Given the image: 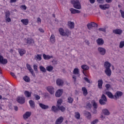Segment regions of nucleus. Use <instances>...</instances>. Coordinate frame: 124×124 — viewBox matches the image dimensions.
<instances>
[{
  "mask_svg": "<svg viewBox=\"0 0 124 124\" xmlns=\"http://www.w3.org/2000/svg\"><path fill=\"white\" fill-rule=\"evenodd\" d=\"M59 31L61 35H62V36H66L67 37H68L71 34L69 30L67 29L64 31L62 28H59Z\"/></svg>",
  "mask_w": 124,
  "mask_h": 124,
  "instance_id": "obj_1",
  "label": "nucleus"
},
{
  "mask_svg": "<svg viewBox=\"0 0 124 124\" xmlns=\"http://www.w3.org/2000/svg\"><path fill=\"white\" fill-rule=\"evenodd\" d=\"M71 2L73 4L74 8H76V9H81L82 8L79 0H71Z\"/></svg>",
  "mask_w": 124,
  "mask_h": 124,
  "instance_id": "obj_2",
  "label": "nucleus"
},
{
  "mask_svg": "<svg viewBox=\"0 0 124 124\" xmlns=\"http://www.w3.org/2000/svg\"><path fill=\"white\" fill-rule=\"evenodd\" d=\"M98 52L101 56H105L106 54V49L103 47H98Z\"/></svg>",
  "mask_w": 124,
  "mask_h": 124,
  "instance_id": "obj_3",
  "label": "nucleus"
},
{
  "mask_svg": "<svg viewBox=\"0 0 124 124\" xmlns=\"http://www.w3.org/2000/svg\"><path fill=\"white\" fill-rule=\"evenodd\" d=\"M99 102L101 105H105V104H106L107 99L104 94H102L101 98L99 100Z\"/></svg>",
  "mask_w": 124,
  "mask_h": 124,
  "instance_id": "obj_4",
  "label": "nucleus"
},
{
  "mask_svg": "<svg viewBox=\"0 0 124 124\" xmlns=\"http://www.w3.org/2000/svg\"><path fill=\"white\" fill-rule=\"evenodd\" d=\"M103 93L105 94H107V95L109 97V98H111V99H114L115 97L114 95H113V93L109 91H107L105 90L103 92Z\"/></svg>",
  "mask_w": 124,
  "mask_h": 124,
  "instance_id": "obj_5",
  "label": "nucleus"
},
{
  "mask_svg": "<svg viewBox=\"0 0 124 124\" xmlns=\"http://www.w3.org/2000/svg\"><path fill=\"white\" fill-rule=\"evenodd\" d=\"M46 90L50 94H54L55 93V88L53 86H48L46 87Z\"/></svg>",
  "mask_w": 124,
  "mask_h": 124,
  "instance_id": "obj_6",
  "label": "nucleus"
},
{
  "mask_svg": "<svg viewBox=\"0 0 124 124\" xmlns=\"http://www.w3.org/2000/svg\"><path fill=\"white\" fill-rule=\"evenodd\" d=\"M99 7L102 10H106V9L110 8V5L109 4H100L99 5Z\"/></svg>",
  "mask_w": 124,
  "mask_h": 124,
  "instance_id": "obj_7",
  "label": "nucleus"
},
{
  "mask_svg": "<svg viewBox=\"0 0 124 124\" xmlns=\"http://www.w3.org/2000/svg\"><path fill=\"white\" fill-rule=\"evenodd\" d=\"M87 28L89 30H92L93 28H97V24L94 22H91L87 24Z\"/></svg>",
  "mask_w": 124,
  "mask_h": 124,
  "instance_id": "obj_8",
  "label": "nucleus"
},
{
  "mask_svg": "<svg viewBox=\"0 0 124 124\" xmlns=\"http://www.w3.org/2000/svg\"><path fill=\"white\" fill-rule=\"evenodd\" d=\"M63 93V90L62 89H58L55 93V95L56 97H61Z\"/></svg>",
  "mask_w": 124,
  "mask_h": 124,
  "instance_id": "obj_9",
  "label": "nucleus"
},
{
  "mask_svg": "<svg viewBox=\"0 0 124 124\" xmlns=\"http://www.w3.org/2000/svg\"><path fill=\"white\" fill-rule=\"evenodd\" d=\"M16 101L17 102H18V103H20V104H23V103H25V97H17L16 98Z\"/></svg>",
  "mask_w": 124,
  "mask_h": 124,
  "instance_id": "obj_10",
  "label": "nucleus"
},
{
  "mask_svg": "<svg viewBox=\"0 0 124 124\" xmlns=\"http://www.w3.org/2000/svg\"><path fill=\"white\" fill-rule=\"evenodd\" d=\"M96 42L97 44V45H99V46H102L103 44H104V40L102 38H98Z\"/></svg>",
  "mask_w": 124,
  "mask_h": 124,
  "instance_id": "obj_11",
  "label": "nucleus"
},
{
  "mask_svg": "<svg viewBox=\"0 0 124 124\" xmlns=\"http://www.w3.org/2000/svg\"><path fill=\"white\" fill-rule=\"evenodd\" d=\"M31 116V112L27 111L23 115V119H24V120H27L29 119V118H30Z\"/></svg>",
  "mask_w": 124,
  "mask_h": 124,
  "instance_id": "obj_12",
  "label": "nucleus"
},
{
  "mask_svg": "<svg viewBox=\"0 0 124 124\" xmlns=\"http://www.w3.org/2000/svg\"><path fill=\"white\" fill-rule=\"evenodd\" d=\"M122 95H123V92L121 91L117 92L114 95V99H118V98H120Z\"/></svg>",
  "mask_w": 124,
  "mask_h": 124,
  "instance_id": "obj_13",
  "label": "nucleus"
},
{
  "mask_svg": "<svg viewBox=\"0 0 124 124\" xmlns=\"http://www.w3.org/2000/svg\"><path fill=\"white\" fill-rule=\"evenodd\" d=\"M7 59L3 58V57L0 55V63L2 64H6Z\"/></svg>",
  "mask_w": 124,
  "mask_h": 124,
  "instance_id": "obj_14",
  "label": "nucleus"
},
{
  "mask_svg": "<svg viewBox=\"0 0 124 124\" xmlns=\"http://www.w3.org/2000/svg\"><path fill=\"white\" fill-rule=\"evenodd\" d=\"M113 33H115V34H119V35H121V34L123 33V30L120 29H117L113 30Z\"/></svg>",
  "mask_w": 124,
  "mask_h": 124,
  "instance_id": "obj_15",
  "label": "nucleus"
},
{
  "mask_svg": "<svg viewBox=\"0 0 124 124\" xmlns=\"http://www.w3.org/2000/svg\"><path fill=\"white\" fill-rule=\"evenodd\" d=\"M70 11H71V13L72 14H79L81 13V11L75 9L74 8H70Z\"/></svg>",
  "mask_w": 124,
  "mask_h": 124,
  "instance_id": "obj_16",
  "label": "nucleus"
},
{
  "mask_svg": "<svg viewBox=\"0 0 124 124\" xmlns=\"http://www.w3.org/2000/svg\"><path fill=\"white\" fill-rule=\"evenodd\" d=\"M81 68L83 70L82 71V72H83L84 75L85 76H87V75H86V73H85L84 70H88L89 68V66H88V65H87L84 64V65H81Z\"/></svg>",
  "mask_w": 124,
  "mask_h": 124,
  "instance_id": "obj_17",
  "label": "nucleus"
},
{
  "mask_svg": "<svg viewBox=\"0 0 124 124\" xmlns=\"http://www.w3.org/2000/svg\"><path fill=\"white\" fill-rule=\"evenodd\" d=\"M57 86H63V80L61 78H58L56 80Z\"/></svg>",
  "mask_w": 124,
  "mask_h": 124,
  "instance_id": "obj_18",
  "label": "nucleus"
},
{
  "mask_svg": "<svg viewBox=\"0 0 124 124\" xmlns=\"http://www.w3.org/2000/svg\"><path fill=\"white\" fill-rule=\"evenodd\" d=\"M105 73H106V75L107 76H111V75L112 74V71L111 70V69H105Z\"/></svg>",
  "mask_w": 124,
  "mask_h": 124,
  "instance_id": "obj_19",
  "label": "nucleus"
},
{
  "mask_svg": "<svg viewBox=\"0 0 124 124\" xmlns=\"http://www.w3.org/2000/svg\"><path fill=\"white\" fill-rule=\"evenodd\" d=\"M73 74L74 75H78V76H80V70L78 68H75L73 70Z\"/></svg>",
  "mask_w": 124,
  "mask_h": 124,
  "instance_id": "obj_20",
  "label": "nucleus"
},
{
  "mask_svg": "<svg viewBox=\"0 0 124 124\" xmlns=\"http://www.w3.org/2000/svg\"><path fill=\"white\" fill-rule=\"evenodd\" d=\"M63 122V118L62 117H60L57 119L55 122L56 124H60Z\"/></svg>",
  "mask_w": 124,
  "mask_h": 124,
  "instance_id": "obj_21",
  "label": "nucleus"
},
{
  "mask_svg": "<svg viewBox=\"0 0 124 124\" xmlns=\"http://www.w3.org/2000/svg\"><path fill=\"white\" fill-rule=\"evenodd\" d=\"M102 112L105 116H109V115H110V112L106 108L103 109Z\"/></svg>",
  "mask_w": 124,
  "mask_h": 124,
  "instance_id": "obj_22",
  "label": "nucleus"
},
{
  "mask_svg": "<svg viewBox=\"0 0 124 124\" xmlns=\"http://www.w3.org/2000/svg\"><path fill=\"white\" fill-rule=\"evenodd\" d=\"M75 26L74 22L71 21L68 22V27H69V29H74Z\"/></svg>",
  "mask_w": 124,
  "mask_h": 124,
  "instance_id": "obj_23",
  "label": "nucleus"
},
{
  "mask_svg": "<svg viewBox=\"0 0 124 124\" xmlns=\"http://www.w3.org/2000/svg\"><path fill=\"white\" fill-rule=\"evenodd\" d=\"M39 106L42 108V109H43L44 110L48 109L49 108V106L48 105H46L42 103H40Z\"/></svg>",
  "mask_w": 124,
  "mask_h": 124,
  "instance_id": "obj_24",
  "label": "nucleus"
},
{
  "mask_svg": "<svg viewBox=\"0 0 124 124\" xmlns=\"http://www.w3.org/2000/svg\"><path fill=\"white\" fill-rule=\"evenodd\" d=\"M104 67L105 69L110 68L111 67V63L109 62H106L104 63Z\"/></svg>",
  "mask_w": 124,
  "mask_h": 124,
  "instance_id": "obj_25",
  "label": "nucleus"
},
{
  "mask_svg": "<svg viewBox=\"0 0 124 124\" xmlns=\"http://www.w3.org/2000/svg\"><path fill=\"white\" fill-rule=\"evenodd\" d=\"M102 85H103V81L102 79H99L98 80V88L99 89H102Z\"/></svg>",
  "mask_w": 124,
  "mask_h": 124,
  "instance_id": "obj_26",
  "label": "nucleus"
},
{
  "mask_svg": "<svg viewBox=\"0 0 124 124\" xmlns=\"http://www.w3.org/2000/svg\"><path fill=\"white\" fill-rule=\"evenodd\" d=\"M43 57L44 60H50V59H52L53 56L52 55H48L46 54H43Z\"/></svg>",
  "mask_w": 124,
  "mask_h": 124,
  "instance_id": "obj_27",
  "label": "nucleus"
},
{
  "mask_svg": "<svg viewBox=\"0 0 124 124\" xmlns=\"http://www.w3.org/2000/svg\"><path fill=\"white\" fill-rule=\"evenodd\" d=\"M21 23L23 24V25H25L27 26L29 24V19H22L21 20Z\"/></svg>",
  "mask_w": 124,
  "mask_h": 124,
  "instance_id": "obj_28",
  "label": "nucleus"
},
{
  "mask_svg": "<svg viewBox=\"0 0 124 124\" xmlns=\"http://www.w3.org/2000/svg\"><path fill=\"white\" fill-rule=\"evenodd\" d=\"M24 41L26 42V43H28V44H31V43H34V41L32 39H25Z\"/></svg>",
  "mask_w": 124,
  "mask_h": 124,
  "instance_id": "obj_29",
  "label": "nucleus"
},
{
  "mask_svg": "<svg viewBox=\"0 0 124 124\" xmlns=\"http://www.w3.org/2000/svg\"><path fill=\"white\" fill-rule=\"evenodd\" d=\"M42 55L41 54H38L37 55H35V59L36 61H41L42 60Z\"/></svg>",
  "mask_w": 124,
  "mask_h": 124,
  "instance_id": "obj_30",
  "label": "nucleus"
},
{
  "mask_svg": "<svg viewBox=\"0 0 124 124\" xmlns=\"http://www.w3.org/2000/svg\"><path fill=\"white\" fill-rule=\"evenodd\" d=\"M29 104L31 108H34L35 107V103L32 100H30L29 101Z\"/></svg>",
  "mask_w": 124,
  "mask_h": 124,
  "instance_id": "obj_31",
  "label": "nucleus"
},
{
  "mask_svg": "<svg viewBox=\"0 0 124 124\" xmlns=\"http://www.w3.org/2000/svg\"><path fill=\"white\" fill-rule=\"evenodd\" d=\"M50 41L51 43H54L56 42V39L55 38V35H51L50 38Z\"/></svg>",
  "mask_w": 124,
  "mask_h": 124,
  "instance_id": "obj_32",
  "label": "nucleus"
},
{
  "mask_svg": "<svg viewBox=\"0 0 124 124\" xmlns=\"http://www.w3.org/2000/svg\"><path fill=\"white\" fill-rule=\"evenodd\" d=\"M18 52L20 56H23V55H25V54H26V50L24 49H19Z\"/></svg>",
  "mask_w": 124,
  "mask_h": 124,
  "instance_id": "obj_33",
  "label": "nucleus"
},
{
  "mask_svg": "<svg viewBox=\"0 0 124 124\" xmlns=\"http://www.w3.org/2000/svg\"><path fill=\"white\" fill-rule=\"evenodd\" d=\"M46 69L47 71L51 72V71H52V70H53L54 69V68L52 66L49 65V66H47L46 67Z\"/></svg>",
  "mask_w": 124,
  "mask_h": 124,
  "instance_id": "obj_34",
  "label": "nucleus"
},
{
  "mask_svg": "<svg viewBox=\"0 0 124 124\" xmlns=\"http://www.w3.org/2000/svg\"><path fill=\"white\" fill-rule=\"evenodd\" d=\"M82 90L84 95H87V94H88V91L87 90V89L85 87H82Z\"/></svg>",
  "mask_w": 124,
  "mask_h": 124,
  "instance_id": "obj_35",
  "label": "nucleus"
},
{
  "mask_svg": "<svg viewBox=\"0 0 124 124\" xmlns=\"http://www.w3.org/2000/svg\"><path fill=\"white\" fill-rule=\"evenodd\" d=\"M24 94L27 97H30L31 95V93L29 91H25Z\"/></svg>",
  "mask_w": 124,
  "mask_h": 124,
  "instance_id": "obj_36",
  "label": "nucleus"
},
{
  "mask_svg": "<svg viewBox=\"0 0 124 124\" xmlns=\"http://www.w3.org/2000/svg\"><path fill=\"white\" fill-rule=\"evenodd\" d=\"M57 108L58 109H59V110H61L62 112H64V111H65V108L63 107V106H59V107H57Z\"/></svg>",
  "mask_w": 124,
  "mask_h": 124,
  "instance_id": "obj_37",
  "label": "nucleus"
},
{
  "mask_svg": "<svg viewBox=\"0 0 124 124\" xmlns=\"http://www.w3.org/2000/svg\"><path fill=\"white\" fill-rule=\"evenodd\" d=\"M85 116L88 120H91V119H92V115H91L90 112H86Z\"/></svg>",
  "mask_w": 124,
  "mask_h": 124,
  "instance_id": "obj_38",
  "label": "nucleus"
},
{
  "mask_svg": "<svg viewBox=\"0 0 124 124\" xmlns=\"http://www.w3.org/2000/svg\"><path fill=\"white\" fill-rule=\"evenodd\" d=\"M92 103L94 109H96V108H97V103H96L94 101H92Z\"/></svg>",
  "mask_w": 124,
  "mask_h": 124,
  "instance_id": "obj_39",
  "label": "nucleus"
},
{
  "mask_svg": "<svg viewBox=\"0 0 124 124\" xmlns=\"http://www.w3.org/2000/svg\"><path fill=\"white\" fill-rule=\"evenodd\" d=\"M62 99H59L57 101V107H59L60 105H62Z\"/></svg>",
  "mask_w": 124,
  "mask_h": 124,
  "instance_id": "obj_40",
  "label": "nucleus"
},
{
  "mask_svg": "<svg viewBox=\"0 0 124 124\" xmlns=\"http://www.w3.org/2000/svg\"><path fill=\"white\" fill-rule=\"evenodd\" d=\"M39 68L41 71H42V72H46V69L43 66H40Z\"/></svg>",
  "mask_w": 124,
  "mask_h": 124,
  "instance_id": "obj_41",
  "label": "nucleus"
},
{
  "mask_svg": "<svg viewBox=\"0 0 124 124\" xmlns=\"http://www.w3.org/2000/svg\"><path fill=\"white\" fill-rule=\"evenodd\" d=\"M75 118H76L78 120H79L81 115L79 112H76L75 115Z\"/></svg>",
  "mask_w": 124,
  "mask_h": 124,
  "instance_id": "obj_42",
  "label": "nucleus"
},
{
  "mask_svg": "<svg viewBox=\"0 0 124 124\" xmlns=\"http://www.w3.org/2000/svg\"><path fill=\"white\" fill-rule=\"evenodd\" d=\"M51 110L53 111V112H57L58 111V108L55 106H53L51 107Z\"/></svg>",
  "mask_w": 124,
  "mask_h": 124,
  "instance_id": "obj_43",
  "label": "nucleus"
},
{
  "mask_svg": "<svg viewBox=\"0 0 124 124\" xmlns=\"http://www.w3.org/2000/svg\"><path fill=\"white\" fill-rule=\"evenodd\" d=\"M26 66L27 67V69H28V70H29L30 72H32V71L33 70H32V68H31V65L30 64H27L26 65Z\"/></svg>",
  "mask_w": 124,
  "mask_h": 124,
  "instance_id": "obj_44",
  "label": "nucleus"
},
{
  "mask_svg": "<svg viewBox=\"0 0 124 124\" xmlns=\"http://www.w3.org/2000/svg\"><path fill=\"white\" fill-rule=\"evenodd\" d=\"M23 79L24 80V81H25V82H30V78H29V77L27 76L24 77Z\"/></svg>",
  "mask_w": 124,
  "mask_h": 124,
  "instance_id": "obj_45",
  "label": "nucleus"
},
{
  "mask_svg": "<svg viewBox=\"0 0 124 124\" xmlns=\"http://www.w3.org/2000/svg\"><path fill=\"white\" fill-rule=\"evenodd\" d=\"M124 41H121L119 44V48H124Z\"/></svg>",
  "mask_w": 124,
  "mask_h": 124,
  "instance_id": "obj_46",
  "label": "nucleus"
},
{
  "mask_svg": "<svg viewBox=\"0 0 124 124\" xmlns=\"http://www.w3.org/2000/svg\"><path fill=\"white\" fill-rule=\"evenodd\" d=\"M20 8H21L22 10H27V6H26V5H21L20 6Z\"/></svg>",
  "mask_w": 124,
  "mask_h": 124,
  "instance_id": "obj_47",
  "label": "nucleus"
},
{
  "mask_svg": "<svg viewBox=\"0 0 124 124\" xmlns=\"http://www.w3.org/2000/svg\"><path fill=\"white\" fill-rule=\"evenodd\" d=\"M84 80H85V81L87 82V83H89V84L93 83V82L91 81V80L89 79V78H84Z\"/></svg>",
  "mask_w": 124,
  "mask_h": 124,
  "instance_id": "obj_48",
  "label": "nucleus"
},
{
  "mask_svg": "<svg viewBox=\"0 0 124 124\" xmlns=\"http://www.w3.org/2000/svg\"><path fill=\"white\" fill-rule=\"evenodd\" d=\"M68 102L69 103H72V102H73V98H71V97H68Z\"/></svg>",
  "mask_w": 124,
  "mask_h": 124,
  "instance_id": "obj_49",
  "label": "nucleus"
},
{
  "mask_svg": "<svg viewBox=\"0 0 124 124\" xmlns=\"http://www.w3.org/2000/svg\"><path fill=\"white\" fill-rule=\"evenodd\" d=\"M99 121L98 119H95L91 122V124H96Z\"/></svg>",
  "mask_w": 124,
  "mask_h": 124,
  "instance_id": "obj_50",
  "label": "nucleus"
},
{
  "mask_svg": "<svg viewBox=\"0 0 124 124\" xmlns=\"http://www.w3.org/2000/svg\"><path fill=\"white\" fill-rule=\"evenodd\" d=\"M5 20L8 23L11 22V19L9 16H6Z\"/></svg>",
  "mask_w": 124,
  "mask_h": 124,
  "instance_id": "obj_51",
  "label": "nucleus"
},
{
  "mask_svg": "<svg viewBox=\"0 0 124 124\" xmlns=\"http://www.w3.org/2000/svg\"><path fill=\"white\" fill-rule=\"evenodd\" d=\"M99 31L105 32L106 31V29H105V28H101L99 29Z\"/></svg>",
  "mask_w": 124,
  "mask_h": 124,
  "instance_id": "obj_52",
  "label": "nucleus"
},
{
  "mask_svg": "<svg viewBox=\"0 0 124 124\" xmlns=\"http://www.w3.org/2000/svg\"><path fill=\"white\" fill-rule=\"evenodd\" d=\"M72 78H73V79L74 80V82H75V83H76V81L77 80L76 76H75V75H73L72 76Z\"/></svg>",
  "mask_w": 124,
  "mask_h": 124,
  "instance_id": "obj_53",
  "label": "nucleus"
},
{
  "mask_svg": "<svg viewBox=\"0 0 124 124\" xmlns=\"http://www.w3.org/2000/svg\"><path fill=\"white\" fill-rule=\"evenodd\" d=\"M120 12L121 15V17H122V18H123L124 19V12L123 10H121L120 11Z\"/></svg>",
  "mask_w": 124,
  "mask_h": 124,
  "instance_id": "obj_54",
  "label": "nucleus"
},
{
  "mask_svg": "<svg viewBox=\"0 0 124 124\" xmlns=\"http://www.w3.org/2000/svg\"><path fill=\"white\" fill-rule=\"evenodd\" d=\"M38 31H40V32H41V33H44V30H43L42 28H39L38 29Z\"/></svg>",
  "mask_w": 124,
  "mask_h": 124,
  "instance_id": "obj_55",
  "label": "nucleus"
},
{
  "mask_svg": "<svg viewBox=\"0 0 124 124\" xmlns=\"http://www.w3.org/2000/svg\"><path fill=\"white\" fill-rule=\"evenodd\" d=\"M33 67L35 71H37V65L36 64H34Z\"/></svg>",
  "mask_w": 124,
  "mask_h": 124,
  "instance_id": "obj_56",
  "label": "nucleus"
},
{
  "mask_svg": "<svg viewBox=\"0 0 124 124\" xmlns=\"http://www.w3.org/2000/svg\"><path fill=\"white\" fill-rule=\"evenodd\" d=\"M105 87H106L107 90H109V89H110V88H111V85H110V84H107L106 85Z\"/></svg>",
  "mask_w": 124,
  "mask_h": 124,
  "instance_id": "obj_57",
  "label": "nucleus"
},
{
  "mask_svg": "<svg viewBox=\"0 0 124 124\" xmlns=\"http://www.w3.org/2000/svg\"><path fill=\"white\" fill-rule=\"evenodd\" d=\"M100 119H101V120H102L103 121H104V120H105V118H106V117L103 115H101V116L100 117Z\"/></svg>",
  "mask_w": 124,
  "mask_h": 124,
  "instance_id": "obj_58",
  "label": "nucleus"
},
{
  "mask_svg": "<svg viewBox=\"0 0 124 124\" xmlns=\"http://www.w3.org/2000/svg\"><path fill=\"white\" fill-rule=\"evenodd\" d=\"M35 98L36 100L40 99V96L38 95H35Z\"/></svg>",
  "mask_w": 124,
  "mask_h": 124,
  "instance_id": "obj_59",
  "label": "nucleus"
},
{
  "mask_svg": "<svg viewBox=\"0 0 124 124\" xmlns=\"http://www.w3.org/2000/svg\"><path fill=\"white\" fill-rule=\"evenodd\" d=\"M6 17H9L10 16V12L9 11H8L5 14Z\"/></svg>",
  "mask_w": 124,
  "mask_h": 124,
  "instance_id": "obj_60",
  "label": "nucleus"
},
{
  "mask_svg": "<svg viewBox=\"0 0 124 124\" xmlns=\"http://www.w3.org/2000/svg\"><path fill=\"white\" fill-rule=\"evenodd\" d=\"M37 23L38 24H41V19H40V18H37Z\"/></svg>",
  "mask_w": 124,
  "mask_h": 124,
  "instance_id": "obj_61",
  "label": "nucleus"
},
{
  "mask_svg": "<svg viewBox=\"0 0 124 124\" xmlns=\"http://www.w3.org/2000/svg\"><path fill=\"white\" fill-rule=\"evenodd\" d=\"M97 1L99 2V3H104V0H97Z\"/></svg>",
  "mask_w": 124,
  "mask_h": 124,
  "instance_id": "obj_62",
  "label": "nucleus"
},
{
  "mask_svg": "<svg viewBox=\"0 0 124 124\" xmlns=\"http://www.w3.org/2000/svg\"><path fill=\"white\" fill-rule=\"evenodd\" d=\"M87 106L88 107H89V108H91L92 107V104H91L90 103H88Z\"/></svg>",
  "mask_w": 124,
  "mask_h": 124,
  "instance_id": "obj_63",
  "label": "nucleus"
},
{
  "mask_svg": "<svg viewBox=\"0 0 124 124\" xmlns=\"http://www.w3.org/2000/svg\"><path fill=\"white\" fill-rule=\"evenodd\" d=\"M90 2L91 3H94L95 2V0H90Z\"/></svg>",
  "mask_w": 124,
  "mask_h": 124,
  "instance_id": "obj_64",
  "label": "nucleus"
}]
</instances>
